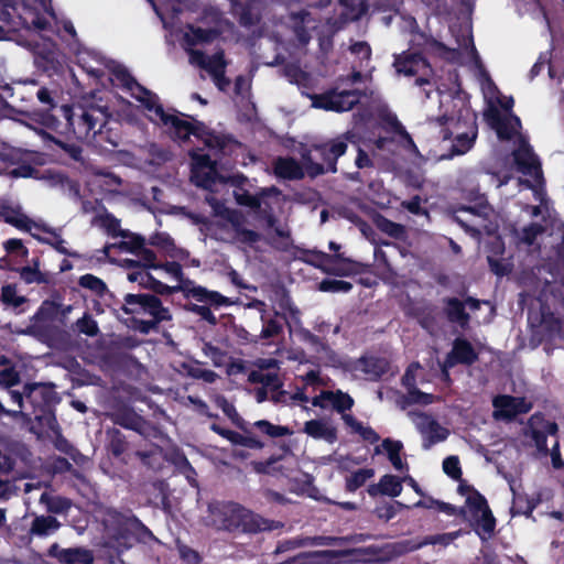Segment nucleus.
<instances>
[{
  "mask_svg": "<svg viewBox=\"0 0 564 564\" xmlns=\"http://www.w3.org/2000/svg\"><path fill=\"white\" fill-rule=\"evenodd\" d=\"M208 511L214 524L230 533L256 534L284 528L282 521L263 518L237 502H213Z\"/></svg>",
  "mask_w": 564,
  "mask_h": 564,
  "instance_id": "nucleus-1",
  "label": "nucleus"
},
{
  "mask_svg": "<svg viewBox=\"0 0 564 564\" xmlns=\"http://www.w3.org/2000/svg\"><path fill=\"white\" fill-rule=\"evenodd\" d=\"M430 122L440 128V138L453 140L448 158L463 155L473 148L477 138L476 115L462 101L459 107L453 101L451 111L446 110Z\"/></svg>",
  "mask_w": 564,
  "mask_h": 564,
  "instance_id": "nucleus-2",
  "label": "nucleus"
},
{
  "mask_svg": "<svg viewBox=\"0 0 564 564\" xmlns=\"http://www.w3.org/2000/svg\"><path fill=\"white\" fill-rule=\"evenodd\" d=\"M357 144V134L346 131L335 138L322 142H313L301 150V159L310 177L337 172V161L348 149V144Z\"/></svg>",
  "mask_w": 564,
  "mask_h": 564,
  "instance_id": "nucleus-3",
  "label": "nucleus"
},
{
  "mask_svg": "<svg viewBox=\"0 0 564 564\" xmlns=\"http://www.w3.org/2000/svg\"><path fill=\"white\" fill-rule=\"evenodd\" d=\"M108 536L107 546L121 554L135 543L158 541L153 532L132 511L121 512L115 509L107 511Z\"/></svg>",
  "mask_w": 564,
  "mask_h": 564,
  "instance_id": "nucleus-4",
  "label": "nucleus"
},
{
  "mask_svg": "<svg viewBox=\"0 0 564 564\" xmlns=\"http://www.w3.org/2000/svg\"><path fill=\"white\" fill-rule=\"evenodd\" d=\"M62 126L57 132H72L78 140H93L98 128H106V109L97 106L62 105L58 109Z\"/></svg>",
  "mask_w": 564,
  "mask_h": 564,
  "instance_id": "nucleus-5",
  "label": "nucleus"
},
{
  "mask_svg": "<svg viewBox=\"0 0 564 564\" xmlns=\"http://www.w3.org/2000/svg\"><path fill=\"white\" fill-rule=\"evenodd\" d=\"M54 388L53 383L26 382L24 384L25 411L20 419H33L42 425H51L55 421V405L61 400Z\"/></svg>",
  "mask_w": 564,
  "mask_h": 564,
  "instance_id": "nucleus-6",
  "label": "nucleus"
},
{
  "mask_svg": "<svg viewBox=\"0 0 564 564\" xmlns=\"http://www.w3.org/2000/svg\"><path fill=\"white\" fill-rule=\"evenodd\" d=\"M458 535V532L454 533H440L434 535H427L422 541L416 540H402L392 543H387L381 547L368 546L360 550L365 555H368L367 561L375 562H390L397 557H400L410 552L416 551L425 545H448Z\"/></svg>",
  "mask_w": 564,
  "mask_h": 564,
  "instance_id": "nucleus-7",
  "label": "nucleus"
},
{
  "mask_svg": "<svg viewBox=\"0 0 564 564\" xmlns=\"http://www.w3.org/2000/svg\"><path fill=\"white\" fill-rule=\"evenodd\" d=\"M528 323L531 330V343L534 346L552 343L561 335L563 328L562 319L555 316L545 303H541L536 312L529 310Z\"/></svg>",
  "mask_w": 564,
  "mask_h": 564,
  "instance_id": "nucleus-8",
  "label": "nucleus"
},
{
  "mask_svg": "<svg viewBox=\"0 0 564 564\" xmlns=\"http://www.w3.org/2000/svg\"><path fill=\"white\" fill-rule=\"evenodd\" d=\"M393 67L398 74L411 77L417 74H422L416 77L414 85L425 89V86L432 87L431 74L433 73L427 59L420 53H408L404 52L399 55H394ZM425 96L429 98L431 90H424Z\"/></svg>",
  "mask_w": 564,
  "mask_h": 564,
  "instance_id": "nucleus-9",
  "label": "nucleus"
},
{
  "mask_svg": "<svg viewBox=\"0 0 564 564\" xmlns=\"http://www.w3.org/2000/svg\"><path fill=\"white\" fill-rule=\"evenodd\" d=\"M306 262L322 270L326 274L347 276L357 273L355 267L358 264L343 253L328 254L319 250L307 251Z\"/></svg>",
  "mask_w": 564,
  "mask_h": 564,
  "instance_id": "nucleus-10",
  "label": "nucleus"
},
{
  "mask_svg": "<svg viewBox=\"0 0 564 564\" xmlns=\"http://www.w3.org/2000/svg\"><path fill=\"white\" fill-rule=\"evenodd\" d=\"M121 311L127 315L148 314L151 317L172 316L170 310L163 306L160 297L149 293H128L123 297Z\"/></svg>",
  "mask_w": 564,
  "mask_h": 564,
  "instance_id": "nucleus-11",
  "label": "nucleus"
},
{
  "mask_svg": "<svg viewBox=\"0 0 564 564\" xmlns=\"http://www.w3.org/2000/svg\"><path fill=\"white\" fill-rule=\"evenodd\" d=\"M365 93L359 89H348L338 91L337 89L327 90L315 96L313 105L327 111L343 112L351 110L359 104Z\"/></svg>",
  "mask_w": 564,
  "mask_h": 564,
  "instance_id": "nucleus-12",
  "label": "nucleus"
},
{
  "mask_svg": "<svg viewBox=\"0 0 564 564\" xmlns=\"http://www.w3.org/2000/svg\"><path fill=\"white\" fill-rule=\"evenodd\" d=\"M494 417L496 420L513 421L519 414H527L532 410L533 404L524 397L500 394L494 398Z\"/></svg>",
  "mask_w": 564,
  "mask_h": 564,
  "instance_id": "nucleus-13",
  "label": "nucleus"
},
{
  "mask_svg": "<svg viewBox=\"0 0 564 564\" xmlns=\"http://www.w3.org/2000/svg\"><path fill=\"white\" fill-rule=\"evenodd\" d=\"M204 15H210L212 21L214 22V26L212 28H200L194 24H187L186 33L184 34V41L187 45L196 46L199 44H210L217 39H219L223 34V29L220 28L221 14L217 10H205Z\"/></svg>",
  "mask_w": 564,
  "mask_h": 564,
  "instance_id": "nucleus-14",
  "label": "nucleus"
},
{
  "mask_svg": "<svg viewBox=\"0 0 564 564\" xmlns=\"http://www.w3.org/2000/svg\"><path fill=\"white\" fill-rule=\"evenodd\" d=\"M46 556L54 560L52 564H93V551L83 546L62 547L53 543L46 551Z\"/></svg>",
  "mask_w": 564,
  "mask_h": 564,
  "instance_id": "nucleus-15",
  "label": "nucleus"
},
{
  "mask_svg": "<svg viewBox=\"0 0 564 564\" xmlns=\"http://www.w3.org/2000/svg\"><path fill=\"white\" fill-rule=\"evenodd\" d=\"M112 422L123 429L134 431L142 436H150L158 430L131 406H121L111 415Z\"/></svg>",
  "mask_w": 564,
  "mask_h": 564,
  "instance_id": "nucleus-16",
  "label": "nucleus"
},
{
  "mask_svg": "<svg viewBox=\"0 0 564 564\" xmlns=\"http://www.w3.org/2000/svg\"><path fill=\"white\" fill-rule=\"evenodd\" d=\"M416 415L419 421L415 422V425L424 436L422 444L424 449H430L433 445L444 442L448 437L449 431L443 427L434 417L424 412H419Z\"/></svg>",
  "mask_w": 564,
  "mask_h": 564,
  "instance_id": "nucleus-17",
  "label": "nucleus"
},
{
  "mask_svg": "<svg viewBox=\"0 0 564 564\" xmlns=\"http://www.w3.org/2000/svg\"><path fill=\"white\" fill-rule=\"evenodd\" d=\"M517 169L523 175L540 180L543 177L541 162L528 143H522L512 153Z\"/></svg>",
  "mask_w": 564,
  "mask_h": 564,
  "instance_id": "nucleus-18",
  "label": "nucleus"
},
{
  "mask_svg": "<svg viewBox=\"0 0 564 564\" xmlns=\"http://www.w3.org/2000/svg\"><path fill=\"white\" fill-rule=\"evenodd\" d=\"M242 433L225 429L217 423L210 425V430L229 441L232 445H239L250 449H262L265 443L261 441L250 429L239 425Z\"/></svg>",
  "mask_w": 564,
  "mask_h": 564,
  "instance_id": "nucleus-19",
  "label": "nucleus"
},
{
  "mask_svg": "<svg viewBox=\"0 0 564 564\" xmlns=\"http://www.w3.org/2000/svg\"><path fill=\"white\" fill-rule=\"evenodd\" d=\"M445 358L447 367H455L458 364L471 366L478 360V352L469 340L458 337L453 341L452 350Z\"/></svg>",
  "mask_w": 564,
  "mask_h": 564,
  "instance_id": "nucleus-20",
  "label": "nucleus"
},
{
  "mask_svg": "<svg viewBox=\"0 0 564 564\" xmlns=\"http://www.w3.org/2000/svg\"><path fill=\"white\" fill-rule=\"evenodd\" d=\"M443 311L448 323L459 326L462 329L469 327L470 314L466 311L465 303L455 296L442 299Z\"/></svg>",
  "mask_w": 564,
  "mask_h": 564,
  "instance_id": "nucleus-21",
  "label": "nucleus"
},
{
  "mask_svg": "<svg viewBox=\"0 0 564 564\" xmlns=\"http://www.w3.org/2000/svg\"><path fill=\"white\" fill-rule=\"evenodd\" d=\"M36 97L39 101L45 106L41 113L42 124L51 130L58 131L62 126L61 115L58 112L61 106L54 102L52 94L46 87H41L36 93Z\"/></svg>",
  "mask_w": 564,
  "mask_h": 564,
  "instance_id": "nucleus-22",
  "label": "nucleus"
},
{
  "mask_svg": "<svg viewBox=\"0 0 564 564\" xmlns=\"http://www.w3.org/2000/svg\"><path fill=\"white\" fill-rule=\"evenodd\" d=\"M356 368L367 380L378 381L390 370V362L384 357L362 356L358 359Z\"/></svg>",
  "mask_w": 564,
  "mask_h": 564,
  "instance_id": "nucleus-23",
  "label": "nucleus"
},
{
  "mask_svg": "<svg viewBox=\"0 0 564 564\" xmlns=\"http://www.w3.org/2000/svg\"><path fill=\"white\" fill-rule=\"evenodd\" d=\"M192 57L196 64L207 70L212 77L218 73L226 72L228 65L223 48H219L212 56L205 55L202 51H193Z\"/></svg>",
  "mask_w": 564,
  "mask_h": 564,
  "instance_id": "nucleus-24",
  "label": "nucleus"
},
{
  "mask_svg": "<svg viewBox=\"0 0 564 564\" xmlns=\"http://www.w3.org/2000/svg\"><path fill=\"white\" fill-rule=\"evenodd\" d=\"M304 169V165L302 166L294 158L291 156H279L273 162V172L275 176L283 180H302L306 173Z\"/></svg>",
  "mask_w": 564,
  "mask_h": 564,
  "instance_id": "nucleus-25",
  "label": "nucleus"
},
{
  "mask_svg": "<svg viewBox=\"0 0 564 564\" xmlns=\"http://www.w3.org/2000/svg\"><path fill=\"white\" fill-rule=\"evenodd\" d=\"M303 432L314 440H323L334 444L338 440L337 429L324 420L313 419L304 423Z\"/></svg>",
  "mask_w": 564,
  "mask_h": 564,
  "instance_id": "nucleus-26",
  "label": "nucleus"
},
{
  "mask_svg": "<svg viewBox=\"0 0 564 564\" xmlns=\"http://www.w3.org/2000/svg\"><path fill=\"white\" fill-rule=\"evenodd\" d=\"M231 13L238 23L247 29L256 26L260 23L261 17L254 12L252 4L242 0H230Z\"/></svg>",
  "mask_w": 564,
  "mask_h": 564,
  "instance_id": "nucleus-27",
  "label": "nucleus"
},
{
  "mask_svg": "<svg viewBox=\"0 0 564 564\" xmlns=\"http://www.w3.org/2000/svg\"><path fill=\"white\" fill-rule=\"evenodd\" d=\"M175 141L186 142L189 139L192 122L181 119L177 115L165 113L160 120Z\"/></svg>",
  "mask_w": 564,
  "mask_h": 564,
  "instance_id": "nucleus-28",
  "label": "nucleus"
},
{
  "mask_svg": "<svg viewBox=\"0 0 564 564\" xmlns=\"http://www.w3.org/2000/svg\"><path fill=\"white\" fill-rule=\"evenodd\" d=\"M414 316L420 326L430 334L435 333L441 327L438 307L432 303L417 307Z\"/></svg>",
  "mask_w": 564,
  "mask_h": 564,
  "instance_id": "nucleus-29",
  "label": "nucleus"
},
{
  "mask_svg": "<svg viewBox=\"0 0 564 564\" xmlns=\"http://www.w3.org/2000/svg\"><path fill=\"white\" fill-rule=\"evenodd\" d=\"M128 280L138 282L142 288L154 292L155 295H166V292H170V285L159 281L145 270L129 272Z\"/></svg>",
  "mask_w": 564,
  "mask_h": 564,
  "instance_id": "nucleus-30",
  "label": "nucleus"
},
{
  "mask_svg": "<svg viewBox=\"0 0 564 564\" xmlns=\"http://www.w3.org/2000/svg\"><path fill=\"white\" fill-rule=\"evenodd\" d=\"M0 216L3 218L4 223L15 227L19 230L28 232H31L32 228L37 229V226H42L41 224L33 221L20 210L10 207H2V210H0Z\"/></svg>",
  "mask_w": 564,
  "mask_h": 564,
  "instance_id": "nucleus-31",
  "label": "nucleus"
},
{
  "mask_svg": "<svg viewBox=\"0 0 564 564\" xmlns=\"http://www.w3.org/2000/svg\"><path fill=\"white\" fill-rule=\"evenodd\" d=\"M150 245L163 250L171 258L184 259L188 252L177 248L174 239L167 232H155L150 237Z\"/></svg>",
  "mask_w": 564,
  "mask_h": 564,
  "instance_id": "nucleus-32",
  "label": "nucleus"
},
{
  "mask_svg": "<svg viewBox=\"0 0 564 564\" xmlns=\"http://www.w3.org/2000/svg\"><path fill=\"white\" fill-rule=\"evenodd\" d=\"M193 293H194V299L197 302L207 303L210 306H214L216 308H219L223 306H231L236 303L230 297H227L217 291L207 290L205 286H198V289H195V291H193Z\"/></svg>",
  "mask_w": 564,
  "mask_h": 564,
  "instance_id": "nucleus-33",
  "label": "nucleus"
},
{
  "mask_svg": "<svg viewBox=\"0 0 564 564\" xmlns=\"http://www.w3.org/2000/svg\"><path fill=\"white\" fill-rule=\"evenodd\" d=\"M61 527L59 521L53 516H37L33 519L30 534L35 536H47Z\"/></svg>",
  "mask_w": 564,
  "mask_h": 564,
  "instance_id": "nucleus-34",
  "label": "nucleus"
},
{
  "mask_svg": "<svg viewBox=\"0 0 564 564\" xmlns=\"http://www.w3.org/2000/svg\"><path fill=\"white\" fill-rule=\"evenodd\" d=\"M28 302V297L18 294V288L14 283H8L1 288V303L6 308H12L15 313H22L23 310H19L22 305Z\"/></svg>",
  "mask_w": 564,
  "mask_h": 564,
  "instance_id": "nucleus-35",
  "label": "nucleus"
},
{
  "mask_svg": "<svg viewBox=\"0 0 564 564\" xmlns=\"http://www.w3.org/2000/svg\"><path fill=\"white\" fill-rule=\"evenodd\" d=\"M107 451L115 458H122V455L129 448V442L126 435L118 429L107 431Z\"/></svg>",
  "mask_w": 564,
  "mask_h": 564,
  "instance_id": "nucleus-36",
  "label": "nucleus"
},
{
  "mask_svg": "<svg viewBox=\"0 0 564 564\" xmlns=\"http://www.w3.org/2000/svg\"><path fill=\"white\" fill-rule=\"evenodd\" d=\"M37 229L44 232L50 234L51 238H45L42 236H39L34 232H31L32 237L35 238L37 241L42 243L50 245L53 247L58 253L64 256L74 257L75 253L69 252L65 247V240L62 238L59 234H57L54 229L47 227L46 225L37 226Z\"/></svg>",
  "mask_w": 564,
  "mask_h": 564,
  "instance_id": "nucleus-37",
  "label": "nucleus"
},
{
  "mask_svg": "<svg viewBox=\"0 0 564 564\" xmlns=\"http://www.w3.org/2000/svg\"><path fill=\"white\" fill-rule=\"evenodd\" d=\"M261 318L263 322V326L260 333L261 339H272L278 337L283 333V323L288 324L286 316L278 312L274 313V317L272 318L264 319L263 315Z\"/></svg>",
  "mask_w": 564,
  "mask_h": 564,
  "instance_id": "nucleus-38",
  "label": "nucleus"
},
{
  "mask_svg": "<svg viewBox=\"0 0 564 564\" xmlns=\"http://www.w3.org/2000/svg\"><path fill=\"white\" fill-rule=\"evenodd\" d=\"M343 421L355 433L359 434L364 441L376 444L380 440L379 434L371 426H364L352 414H344Z\"/></svg>",
  "mask_w": 564,
  "mask_h": 564,
  "instance_id": "nucleus-39",
  "label": "nucleus"
},
{
  "mask_svg": "<svg viewBox=\"0 0 564 564\" xmlns=\"http://www.w3.org/2000/svg\"><path fill=\"white\" fill-rule=\"evenodd\" d=\"M252 427L256 429L262 435H265L270 438H279L284 436H290L293 434V431L284 425H275L268 420H259L252 424Z\"/></svg>",
  "mask_w": 564,
  "mask_h": 564,
  "instance_id": "nucleus-40",
  "label": "nucleus"
},
{
  "mask_svg": "<svg viewBox=\"0 0 564 564\" xmlns=\"http://www.w3.org/2000/svg\"><path fill=\"white\" fill-rule=\"evenodd\" d=\"M476 522L475 531L481 540L490 538L496 528V519L490 510L481 512L478 518H471Z\"/></svg>",
  "mask_w": 564,
  "mask_h": 564,
  "instance_id": "nucleus-41",
  "label": "nucleus"
},
{
  "mask_svg": "<svg viewBox=\"0 0 564 564\" xmlns=\"http://www.w3.org/2000/svg\"><path fill=\"white\" fill-rule=\"evenodd\" d=\"M375 476L373 468H360L345 479V490L347 492H355L361 488L369 479Z\"/></svg>",
  "mask_w": 564,
  "mask_h": 564,
  "instance_id": "nucleus-42",
  "label": "nucleus"
},
{
  "mask_svg": "<svg viewBox=\"0 0 564 564\" xmlns=\"http://www.w3.org/2000/svg\"><path fill=\"white\" fill-rule=\"evenodd\" d=\"M137 91L140 93L142 96H135V98L143 105V107L148 111L154 112L159 120H161L162 117L166 113V111L164 110L162 104H160L158 95L147 89L144 86L143 90Z\"/></svg>",
  "mask_w": 564,
  "mask_h": 564,
  "instance_id": "nucleus-43",
  "label": "nucleus"
},
{
  "mask_svg": "<svg viewBox=\"0 0 564 564\" xmlns=\"http://www.w3.org/2000/svg\"><path fill=\"white\" fill-rule=\"evenodd\" d=\"M249 381L252 383H261L263 388L275 391L282 388L283 382L276 372L251 371Z\"/></svg>",
  "mask_w": 564,
  "mask_h": 564,
  "instance_id": "nucleus-44",
  "label": "nucleus"
},
{
  "mask_svg": "<svg viewBox=\"0 0 564 564\" xmlns=\"http://www.w3.org/2000/svg\"><path fill=\"white\" fill-rule=\"evenodd\" d=\"M434 402V395L432 393H426L417 389L416 387L409 388L408 395H402L400 406L401 409H405L406 405L410 404H423L427 405Z\"/></svg>",
  "mask_w": 564,
  "mask_h": 564,
  "instance_id": "nucleus-45",
  "label": "nucleus"
},
{
  "mask_svg": "<svg viewBox=\"0 0 564 564\" xmlns=\"http://www.w3.org/2000/svg\"><path fill=\"white\" fill-rule=\"evenodd\" d=\"M218 177L217 167L192 172V182L204 189H210L216 184Z\"/></svg>",
  "mask_w": 564,
  "mask_h": 564,
  "instance_id": "nucleus-46",
  "label": "nucleus"
},
{
  "mask_svg": "<svg viewBox=\"0 0 564 564\" xmlns=\"http://www.w3.org/2000/svg\"><path fill=\"white\" fill-rule=\"evenodd\" d=\"M376 224L380 231L393 239L403 240L405 238V227L401 224L394 223L382 216L377 219Z\"/></svg>",
  "mask_w": 564,
  "mask_h": 564,
  "instance_id": "nucleus-47",
  "label": "nucleus"
},
{
  "mask_svg": "<svg viewBox=\"0 0 564 564\" xmlns=\"http://www.w3.org/2000/svg\"><path fill=\"white\" fill-rule=\"evenodd\" d=\"M520 128V118L511 113L509 118L505 117L501 126L496 129V133L500 140H511Z\"/></svg>",
  "mask_w": 564,
  "mask_h": 564,
  "instance_id": "nucleus-48",
  "label": "nucleus"
},
{
  "mask_svg": "<svg viewBox=\"0 0 564 564\" xmlns=\"http://www.w3.org/2000/svg\"><path fill=\"white\" fill-rule=\"evenodd\" d=\"M172 319V316H159V317H152L151 319H141L137 317H132L130 319L131 324L130 326L138 330L141 334L148 335L152 330H156L159 325L162 322H169Z\"/></svg>",
  "mask_w": 564,
  "mask_h": 564,
  "instance_id": "nucleus-49",
  "label": "nucleus"
},
{
  "mask_svg": "<svg viewBox=\"0 0 564 564\" xmlns=\"http://www.w3.org/2000/svg\"><path fill=\"white\" fill-rule=\"evenodd\" d=\"M22 281L26 284L37 283L43 284L47 282L44 273L39 270V260L34 261V267L25 265L15 269Z\"/></svg>",
  "mask_w": 564,
  "mask_h": 564,
  "instance_id": "nucleus-50",
  "label": "nucleus"
},
{
  "mask_svg": "<svg viewBox=\"0 0 564 564\" xmlns=\"http://www.w3.org/2000/svg\"><path fill=\"white\" fill-rule=\"evenodd\" d=\"M100 226L107 231L112 238L122 237L126 238L129 235V230L120 228V220L110 213H106L100 216Z\"/></svg>",
  "mask_w": 564,
  "mask_h": 564,
  "instance_id": "nucleus-51",
  "label": "nucleus"
},
{
  "mask_svg": "<svg viewBox=\"0 0 564 564\" xmlns=\"http://www.w3.org/2000/svg\"><path fill=\"white\" fill-rule=\"evenodd\" d=\"M382 447L387 452L388 458L391 462L392 466L395 469L401 470L404 466L400 456L401 449L403 448L402 443L400 441L384 438L382 441Z\"/></svg>",
  "mask_w": 564,
  "mask_h": 564,
  "instance_id": "nucleus-52",
  "label": "nucleus"
},
{
  "mask_svg": "<svg viewBox=\"0 0 564 564\" xmlns=\"http://www.w3.org/2000/svg\"><path fill=\"white\" fill-rule=\"evenodd\" d=\"M112 75L129 91L143 90V86L130 74L123 66H117L112 69Z\"/></svg>",
  "mask_w": 564,
  "mask_h": 564,
  "instance_id": "nucleus-53",
  "label": "nucleus"
},
{
  "mask_svg": "<svg viewBox=\"0 0 564 564\" xmlns=\"http://www.w3.org/2000/svg\"><path fill=\"white\" fill-rule=\"evenodd\" d=\"M466 505L470 518H478L481 512L489 509L487 499L478 490H474L471 495L467 496Z\"/></svg>",
  "mask_w": 564,
  "mask_h": 564,
  "instance_id": "nucleus-54",
  "label": "nucleus"
},
{
  "mask_svg": "<svg viewBox=\"0 0 564 564\" xmlns=\"http://www.w3.org/2000/svg\"><path fill=\"white\" fill-rule=\"evenodd\" d=\"M93 140L99 144L106 142L111 147L117 148L120 144L121 135L117 129L110 127V122L107 120L106 128L99 127L96 133V138H93Z\"/></svg>",
  "mask_w": 564,
  "mask_h": 564,
  "instance_id": "nucleus-55",
  "label": "nucleus"
},
{
  "mask_svg": "<svg viewBox=\"0 0 564 564\" xmlns=\"http://www.w3.org/2000/svg\"><path fill=\"white\" fill-rule=\"evenodd\" d=\"M41 501L46 502L48 512L61 514L67 512L72 507V500L66 497H51L47 498L45 494L41 496Z\"/></svg>",
  "mask_w": 564,
  "mask_h": 564,
  "instance_id": "nucleus-56",
  "label": "nucleus"
},
{
  "mask_svg": "<svg viewBox=\"0 0 564 564\" xmlns=\"http://www.w3.org/2000/svg\"><path fill=\"white\" fill-rule=\"evenodd\" d=\"M333 397H329V402H332L333 409L338 413H341V416L347 414L346 411L351 410L354 406V399L341 390L333 391Z\"/></svg>",
  "mask_w": 564,
  "mask_h": 564,
  "instance_id": "nucleus-57",
  "label": "nucleus"
},
{
  "mask_svg": "<svg viewBox=\"0 0 564 564\" xmlns=\"http://www.w3.org/2000/svg\"><path fill=\"white\" fill-rule=\"evenodd\" d=\"M61 306L62 305L59 303L46 300L37 308L33 316V319L35 322L53 321L56 317Z\"/></svg>",
  "mask_w": 564,
  "mask_h": 564,
  "instance_id": "nucleus-58",
  "label": "nucleus"
},
{
  "mask_svg": "<svg viewBox=\"0 0 564 564\" xmlns=\"http://www.w3.org/2000/svg\"><path fill=\"white\" fill-rule=\"evenodd\" d=\"M78 284L84 288L93 291L98 296H102L107 292V284L98 276L86 273L82 275L78 280Z\"/></svg>",
  "mask_w": 564,
  "mask_h": 564,
  "instance_id": "nucleus-59",
  "label": "nucleus"
},
{
  "mask_svg": "<svg viewBox=\"0 0 564 564\" xmlns=\"http://www.w3.org/2000/svg\"><path fill=\"white\" fill-rule=\"evenodd\" d=\"M318 290L329 293H348L352 290V284L344 280L324 279L321 281Z\"/></svg>",
  "mask_w": 564,
  "mask_h": 564,
  "instance_id": "nucleus-60",
  "label": "nucleus"
},
{
  "mask_svg": "<svg viewBox=\"0 0 564 564\" xmlns=\"http://www.w3.org/2000/svg\"><path fill=\"white\" fill-rule=\"evenodd\" d=\"M76 328L80 334H85L89 337H95L99 334L97 322L88 313H85L83 317L76 321Z\"/></svg>",
  "mask_w": 564,
  "mask_h": 564,
  "instance_id": "nucleus-61",
  "label": "nucleus"
},
{
  "mask_svg": "<svg viewBox=\"0 0 564 564\" xmlns=\"http://www.w3.org/2000/svg\"><path fill=\"white\" fill-rule=\"evenodd\" d=\"M382 495L398 497L402 492V481L394 475H383Z\"/></svg>",
  "mask_w": 564,
  "mask_h": 564,
  "instance_id": "nucleus-62",
  "label": "nucleus"
},
{
  "mask_svg": "<svg viewBox=\"0 0 564 564\" xmlns=\"http://www.w3.org/2000/svg\"><path fill=\"white\" fill-rule=\"evenodd\" d=\"M3 248L10 256H15L23 260L29 257V249L23 245L21 239L10 238L3 242Z\"/></svg>",
  "mask_w": 564,
  "mask_h": 564,
  "instance_id": "nucleus-63",
  "label": "nucleus"
},
{
  "mask_svg": "<svg viewBox=\"0 0 564 564\" xmlns=\"http://www.w3.org/2000/svg\"><path fill=\"white\" fill-rule=\"evenodd\" d=\"M176 549H177L180 558L185 564H200L202 563V561H203L202 555L199 554L198 551L192 549L191 546H188L184 543L177 542Z\"/></svg>",
  "mask_w": 564,
  "mask_h": 564,
  "instance_id": "nucleus-64",
  "label": "nucleus"
}]
</instances>
